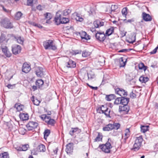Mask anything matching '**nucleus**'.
I'll use <instances>...</instances> for the list:
<instances>
[{"label":"nucleus","mask_w":158,"mask_h":158,"mask_svg":"<svg viewBox=\"0 0 158 158\" xmlns=\"http://www.w3.org/2000/svg\"><path fill=\"white\" fill-rule=\"evenodd\" d=\"M112 143L111 139L109 138L105 144L100 145L99 147L104 152L109 153L110 152V149L112 148L111 145Z\"/></svg>","instance_id":"obj_1"},{"label":"nucleus","mask_w":158,"mask_h":158,"mask_svg":"<svg viewBox=\"0 0 158 158\" xmlns=\"http://www.w3.org/2000/svg\"><path fill=\"white\" fill-rule=\"evenodd\" d=\"M143 141V138L142 135L135 137L132 149L135 151L138 150L142 146Z\"/></svg>","instance_id":"obj_2"},{"label":"nucleus","mask_w":158,"mask_h":158,"mask_svg":"<svg viewBox=\"0 0 158 158\" xmlns=\"http://www.w3.org/2000/svg\"><path fill=\"white\" fill-rule=\"evenodd\" d=\"M43 46L46 50L51 49L55 50L57 48V47L54 44L53 41L51 40H47L44 42Z\"/></svg>","instance_id":"obj_3"},{"label":"nucleus","mask_w":158,"mask_h":158,"mask_svg":"<svg viewBox=\"0 0 158 158\" xmlns=\"http://www.w3.org/2000/svg\"><path fill=\"white\" fill-rule=\"evenodd\" d=\"M41 118L45 121L48 125L54 126L56 123V121L52 119L49 116H47L46 114H43L40 116Z\"/></svg>","instance_id":"obj_4"},{"label":"nucleus","mask_w":158,"mask_h":158,"mask_svg":"<svg viewBox=\"0 0 158 158\" xmlns=\"http://www.w3.org/2000/svg\"><path fill=\"white\" fill-rule=\"evenodd\" d=\"M1 25L6 28H11L13 27L12 24L9 19L5 18L2 19L0 22Z\"/></svg>","instance_id":"obj_5"},{"label":"nucleus","mask_w":158,"mask_h":158,"mask_svg":"<svg viewBox=\"0 0 158 158\" xmlns=\"http://www.w3.org/2000/svg\"><path fill=\"white\" fill-rule=\"evenodd\" d=\"M38 125V123L36 122L30 121L26 125V127L28 131H32L37 128Z\"/></svg>","instance_id":"obj_6"},{"label":"nucleus","mask_w":158,"mask_h":158,"mask_svg":"<svg viewBox=\"0 0 158 158\" xmlns=\"http://www.w3.org/2000/svg\"><path fill=\"white\" fill-rule=\"evenodd\" d=\"M95 37L97 40L100 41H103L106 39V35L104 32H98L96 33Z\"/></svg>","instance_id":"obj_7"},{"label":"nucleus","mask_w":158,"mask_h":158,"mask_svg":"<svg viewBox=\"0 0 158 158\" xmlns=\"http://www.w3.org/2000/svg\"><path fill=\"white\" fill-rule=\"evenodd\" d=\"M115 93L120 96H126L127 95V92L125 90L122 88H117L115 89Z\"/></svg>","instance_id":"obj_8"},{"label":"nucleus","mask_w":158,"mask_h":158,"mask_svg":"<svg viewBox=\"0 0 158 158\" xmlns=\"http://www.w3.org/2000/svg\"><path fill=\"white\" fill-rule=\"evenodd\" d=\"M21 48L20 46L15 44L12 47V50L13 53L15 55L19 54L21 52Z\"/></svg>","instance_id":"obj_9"},{"label":"nucleus","mask_w":158,"mask_h":158,"mask_svg":"<svg viewBox=\"0 0 158 158\" xmlns=\"http://www.w3.org/2000/svg\"><path fill=\"white\" fill-rule=\"evenodd\" d=\"M54 21L55 24L57 25H60L61 23V15L59 12H58L56 13Z\"/></svg>","instance_id":"obj_10"},{"label":"nucleus","mask_w":158,"mask_h":158,"mask_svg":"<svg viewBox=\"0 0 158 158\" xmlns=\"http://www.w3.org/2000/svg\"><path fill=\"white\" fill-rule=\"evenodd\" d=\"M31 70L30 65L26 63H24L22 68V72L25 73H28Z\"/></svg>","instance_id":"obj_11"},{"label":"nucleus","mask_w":158,"mask_h":158,"mask_svg":"<svg viewBox=\"0 0 158 158\" xmlns=\"http://www.w3.org/2000/svg\"><path fill=\"white\" fill-rule=\"evenodd\" d=\"M36 74L39 77H44L43 69L40 67H38L36 68L35 71Z\"/></svg>","instance_id":"obj_12"},{"label":"nucleus","mask_w":158,"mask_h":158,"mask_svg":"<svg viewBox=\"0 0 158 158\" xmlns=\"http://www.w3.org/2000/svg\"><path fill=\"white\" fill-rule=\"evenodd\" d=\"M73 143H70L66 145L65 151L68 154H70L73 152Z\"/></svg>","instance_id":"obj_13"},{"label":"nucleus","mask_w":158,"mask_h":158,"mask_svg":"<svg viewBox=\"0 0 158 158\" xmlns=\"http://www.w3.org/2000/svg\"><path fill=\"white\" fill-rule=\"evenodd\" d=\"M142 16L143 19L146 22L150 21L152 20L151 16L145 12L142 13Z\"/></svg>","instance_id":"obj_14"},{"label":"nucleus","mask_w":158,"mask_h":158,"mask_svg":"<svg viewBox=\"0 0 158 158\" xmlns=\"http://www.w3.org/2000/svg\"><path fill=\"white\" fill-rule=\"evenodd\" d=\"M2 51L4 55L7 57H10L11 56V53L9 50L5 46L2 48Z\"/></svg>","instance_id":"obj_15"},{"label":"nucleus","mask_w":158,"mask_h":158,"mask_svg":"<svg viewBox=\"0 0 158 158\" xmlns=\"http://www.w3.org/2000/svg\"><path fill=\"white\" fill-rule=\"evenodd\" d=\"M79 33L82 39H84L88 40L90 39V36L88 35L85 32L81 31Z\"/></svg>","instance_id":"obj_16"},{"label":"nucleus","mask_w":158,"mask_h":158,"mask_svg":"<svg viewBox=\"0 0 158 158\" xmlns=\"http://www.w3.org/2000/svg\"><path fill=\"white\" fill-rule=\"evenodd\" d=\"M129 110V107L127 105H123V106H119V111L121 112L122 111H125L127 113Z\"/></svg>","instance_id":"obj_17"},{"label":"nucleus","mask_w":158,"mask_h":158,"mask_svg":"<svg viewBox=\"0 0 158 158\" xmlns=\"http://www.w3.org/2000/svg\"><path fill=\"white\" fill-rule=\"evenodd\" d=\"M66 66L68 68H73L76 66V63L75 61L71 60H69L66 63Z\"/></svg>","instance_id":"obj_18"},{"label":"nucleus","mask_w":158,"mask_h":158,"mask_svg":"<svg viewBox=\"0 0 158 158\" xmlns=\"http://www.w3.org/2000/svg\"><path fill=\"white\" fill-rule=\"evenodd\" d=\"M104 22L99 20H97L94 22V24L95 27L98 28L99 27L103 26L104 25Z\"/></svg>","instance_id":"obj_19"},{"label":"nucleus","mask_w":158,"mask_h":158,"mask_svg":"<svg viewBox=\"0 0 158 158\" xmlns=\"http://www.w3.org/2000/svg\"><path fill=\"white\" fill-rule=\"evenodd\" d=\"M19 117L23 121L27 120L29 118V116L27 114L20 113L19 115Z\"/></svg>","instance_id":"obj_20"},{"label":"nucleus","mask_w":158,"mask_h":158,"mask_svg":"<svg viewBox=\"0 0 158 158\" xmlns=\"http://www.w3.org/2000/svg\"><path fill=\"white\" fill-rule=\"evenodd\" d=\"M113 126L112 124H109L106 125L105 127L103 128V130L104 131H109L113 129Z\"/></svg>","instance_id":"obj_21"},{"label":"nucleus","mask_w":158,"mask_h":158,"mask_svg":"<svg viewBox=\"0 0 158 158\" xmlns=\"http://www.w3.org/2000/svg\"><path fill=\"white\" fill-rule=\"evenodd\" d=\"M14 107L16 108L17 111H20L23 110L24 106L23 105L20 104L19 103H16Z\"/></svg>","instance_id":"obj_22"},{"label":"nucleus","mask_w":158,"mask_h":158,"mask_svg":"<svg viewBox=\"0 0 158 158\" xmlns=\"http://www.w3.org/2000/svg\"><path fill=\"white\" fill-rule=\"evenodd\" d=\"M129 101V99L125 98V97H121V104L123 105H127Z\"/></svg>","instance_id":"obj_23"},{"label":"nucleus","mask_w":158,"mask_h":158,"mask_svg":"<svg viewBox=\"0 0 158 158\" xmlns=\"http://www.w3.org/2000/svg\"><path fill=\"white\" fill-rule=\"evenodd\" d=\"M125 137L124 139L125 140V142H126V140L130 136V132L129 128H127L125 131L124 132Z\"/></svg>","instance_id":"obj_24"},{"label":"nucleus","mask_w":158,"mask_h":158,"mask_svg":"<svg viewBox=\"0 0 158 158\" xmlns=\"http://www.w3.org/2000/svg\"><path fill=\"white\" fill-rule=\"evenodd\" d=\"M44 81L41 79H39L36 80L35 82L36 85L40 88L44 84Z\"/></svg>","instance_id":"obj_25"},{"label":"nucleus","mask_w":158,"mask_h":158,"mask_svg":"<svg viewBox=\"0 0 158 158\" xmlns=\"http://www.w3.org/2000/svg\"><path fill=\"white\" fill-rule=\"evenodd\" d=\"M114 31V27H111L106 31V34L107 36H109L113 33Z\"/></svg>","instance_id":"obj_26"},{"label":"nucleus","mask_w":158,"mask_h":158,"mask_svg":"<svg viewBox=\"0 0 158 158\" xmlns=\"http://www.w3.org/2000/svg\"><path fill=\"white\" fill-rule=\"evenodd\" d=\"M149 80V78L147 77L141 76L139 78V81L142 83H145Z\"/></svg>","instance_id":"obj_27"},{"label":"nucleus","mask_w":158,"mask_h":158,"mask_svg":"<svg viewBox=\"0 0 158 158\" xmlns=\"http://www.w3.org/2000/svg\"><path fill=\"white\" fill-rule=\"evenodd\" d=\"M38 150L40 152H44L46 150L45 146L43 144H40L38 147Z\"/></svg>","instance_id":"obj_28"},{"label":"nucleus","mask_w":158,"mask_h":158,"mask_svg":"<svg viewBox=\"0 0 158 158\" xmlns=\"http://www.w3.org/2000/svg\"><path fill=\"white\" fill-rule=\"evenodd\" d=\"M31 100L32 102L34 105L38 106L39 105L40 103V101L38 100V99H35V97L33 96L31 98Z\"/></svg>","instance_id":"obj_29"},{"label":"nucleus","mask_w":158,"mask_h":158,"mask_svg":"<svg viewBox=\"0 0 158 158\" xmlns=\"http://www.w3.org/2000/svg\"><path fill=\"white\" fill-rule=\"evenodd\" d=\"M88 78L89 79H92L94 78L95 77V75L93 72L90 71L87 73Z\"/></svg>","instance_id":"obj_30"},{"label":"nucleus","mask_w":158,"mask_h":158,"mask_svg":"<svg viewBox=\"0 0 158 158\" xmlns=\"http://www.w3.org/2000/svg\"><path fill=\"white\" fill-rule=\"evenodd\" d=\"M50 130L49 129L45 130L44 132V138L45 139H46L49 136L50 133Z\"/></svg>","instance_id":"obj_31"},{"label":"nucleus","mask_w":158,"mask_h":158,"mask_svg":"<svg viewBox=\"0 0 158 158\" xmlns=\"http://www.w3.org/2000/svg\"><path fill=\"white\" fill-rule=\"evenodd\" d=\"M76 17H75V19L77 21L82 22L83 20V19L80 16V15L77 13L75 14Z\"/></svg>","instance_id":"obj_32"},{"label":"nucleus","mask_w":158,"mask_h":158,"mask_svg":"<svg viewBox=\"0 0 158 158\" xmlns=\"http://www.w3.org/2000/svg\"><path fill=\"white\" fill-rule=\"evenodd\" d=\"M147 68V67L145 66L143 63H141L139 64V69H143L145 71L146 70Z\"/></svg>","instance_id":"obj_33"},{"label":"nucleus","mask_w":158,"mask_h":158,"mask_svg":"<svg viewBox=\"0 0 158 158\" xmlns=\"http://www.w3.org/2000/svg\"><path fill=\"white\" fill-rule=\"evenodd\" d=\"M69 21V19L68 18L62 17L61 16V21L60 22L61 24H66L68 23Z\"/></svg>","instance_id":"obj_34"},{"label":"nucleus","mask_w":158,"mask_h":158,"mask_svg":"<svg viewBox=\"0 0 158 158\" xmlns=\"http://www.w3.org/2000/svg\"><path fill=\"white\" fill-rule=\"evenodd\" d=\"M0 158H9V156L7 152H5L0 154Z\"/></svg>","instance_id":"obj_35"},{"label":"nucleus","mask_w":158,"mask_h":158,"mask_svg":"<svg viewBox=\"0 0 158 158\" xmlns=\"http://www.w3.org/2000/svg\"><path fill=\"white\" fill-rule=\"evenodd\" d=\"M149 126H142L141 127V131L143 133H145L148 130Z\"/></svg>","instance_id":"obj_36"},{"label":"nucleus","mask_w":158,"mask_h":158,"mask_svg":"<svg viewBox=\"0 0 158 158\" xmlns=\"http://www.w3.org/2000/svg\"><path fill=\"white\" fill-rule=\"evenodd\" d=\"M78 129V128L77 127L74 128H72L69 132V134L72 136L73 135L74 133L77 131Z\"/></svg>","instance_id":"obj_37"},{"label":"nucleus","mask_w":158,"mask_h":158,"mask_svg":"<svg viewBox=\"0 0 158 158\" xmlns=\"http://www.w3.org/2000/svg\"><path fill=\"white\" fill-rule=\"evenodd\" d=\"M23 15V14L20 11H18L16 13L15 18L17 20H19L20 19Z\"/></svg>","instance_id":"obj_38"},{"label":"nucleus","mask_w":158,"mask_h":158,"mask_svg":"<svg viewBox=\"0 0 158 158\" xmlns=\"http://www.w3.org/2000/svg\"><path fill=\"white\" fill-rule=\"evenodd\" d=\"M115 96L113 94L110 95L106 96V99L107 101H110L114 99Z\"/></svg>","instance_id":"obj_39"},{"label":"nucleus","mask_w":158,"mask_h":158,"mask_svg":"<svg viewBox=\"0 0 158 158\" xmlns=\"http://www.w3.org/2000/svg\"><path fill=\"white\" fill-rule=\"evenodd\" d=\"M71 11L70 9H67L64 10L62 12L63 15L64 16H67L71 13Z\"/></svg>","instance_id":"obj_40"},{"label":"nucleus","mask_w":158,"mask_h":158,"mask_svg":"<svg viewBox=\"0 0 158 158\" xmlns=\"http://www.w3.org/2000/svg\"><path fill=\"white\" fill-rule=\"evenodd\" d=\"M6 36L5 35L3 34H1V35L0 37V43H1L4 41H5L6 42H7V40L6 41Z\"/></svg>","instance_id":"obj_41"},{"label":"nucleus","mask_w":158,"mask_h":158,"mask_svg":"<svg viewBox=\"0 0 158 158\" xmlns=\"http://www.w3.org/2000/svg\"><path fill=\"white\" fill-rule=\"evenodd\" d=\"M102 136L100 133H98V135L94 139V141H99L102 140Z\"/></svg>","instance_id":"obj_42"},{"label":"nucleus","mask_w":158,"mask_h":158,"mask_svg":"<svg viewBox=\"0 0 158 158\" xmlns=\"http://www.w3.org/2000/svg\"><path fill=\"white\" fill-rule=\"evenodd\" d=\"M90 54V52L87 51H84L82 53V56L83 57H86L89 56Z\"/></svg>","instance_id":"obj_43"},{"label":"nucleus","mask_w":158,"mask_h":158,"mask_svg":"<svg viewBox=\"0 0 158 158\" xmlns=\"http://www.w3.org/2000/svg\"><path fill=\"white\" fill-rule=\"evenodd\" d=\"M110 110H109L108 108H106L105 112H104V113L105 115L107 117H110Z\"/></svg>","instance_id":"obj_44"},{"label":"nucleus","mask_w":158,"mask_h":158,"mask_svg":"<svg viewBox=\"0 0 158 158\" xmlns=\"http://www.w3.org/2000/svg\"><path fill=\"white\" fill-rule=\"evenodd\" d=\"M17 42L20 44H22L23 42V38L21 37H17L16 38Z\"/></svg>","instance_id":"obj_45"},{"label":"nucleus","mask_w":158,"mask_h":158,"mask_svg":"<svg viewBox=\"0 0 158 158\" xmlns=\"http://www.w3.org/2000/svg\"><path fill=\"white\" fill-rule=\"evenodd\" d=\"M121 97L117 98L114 102V103L115 104L118 105L120 104H121Z\"/></svg>","instance_id":"obj_46"},{"label":"nucleus","mask_w":158,"mask_h":158,"mask_svg":"<svg viewBox=\"0 0 158 158\" xmlns=\"http://www.w3.org/2000/svg\"><path fill=\"white\" fill-rule=\"evenodd\" d=\"M37 0H27V4L28 6H31L32 5L33 3L34 2H36Z\"/></svg>","instance_id":"obj_47"},{"label":"nucleus","mask_w":158,"mask_h":158,"mask_svg":"<svg viewBox=\"0 0 158 158\" xmlns=\"http://www.w3.org/2000/svg\"><path fill=\"white\" fill-rule=\"evenodd\" d=\"M29 147V145L28 144L23 145L21 147V150H22V151H26Z\"/></svg>","instance_id":"obj_48"},{"label":"nucleus","mask_w":158,"mask_h":158,"mask_svg":"<svg viewBox=\"0 0 158 158\" xmlns=\"http://www.w3.org/2000/svg\"><path fill=\"white\" fill-rule=\"evenodd\" d=\"M112 125L113 126V129H116V130L119 128L120 127V124L118 123H114L113 124H112Z\"/></svg>","instance_id":"obj_49"},{"label":"nucleus","mask_w":158,"mask_h":158,"mask_svg":"<svg viewBox=\"0 0 158 158\" xmlns=\"http://www.w3.org/2000/svg\"><path fill=\"white\" fill-rule=\"evenodd\" d=\"M121 61H120V67H123L125 66L126 63V61H123V58H121Z\"/></svg>","instance_id":"obj_50"},{"label":"nucleus","mask_w":158,"mask_h":158,"mask_svg":"<svg viewBox=\"0 0 158 158\" xmlns=\"http://www.w3.org/2000/svg\"><path fill=\"white\" fill-rule=\"evenodd\" d=\"M107 106H104L103 105H102L100 108L101 112H100V113H104V112H105L106 108H107Z\"/></svg>","instance_id":"obj_51"},{"label":"nucleus","mask_w":158,"mask_h":158,"mask_svg":"<svg viewBox=\"0 0 158 158\" xmlns=\"http://www.w3.org/2000/svg\"><path fill=\"white\" fill-rule=\"evenodd\" d=\"M1 7L2 8V10L4 12L7 13H10V10L7 9L3 5H1Z\"/></svg>","instance_id":"obj_52"},{"label":"nucleus","mask_w":158,"mask_h":158,"mask_svg":"<svg viewBox=\"0 0 158 158\" xmlns=\"http://www.w3.org/2000/svg\"><path fill=\"white\" fill-rule=\"evenodd\" d=\"M45 19H51L52 18V15L51 14L47 13L44 15Z\"/></svg>","instance_id":"obj_53"},{"label":"nucleus","mask_w":158,"mask_h":158,"mask_svg":"<svg viewBox=\"0 0 158 158\" xmlns=\"http://www.w3.org/2000/svg\"><path fill=\"white\" fill-rule=\"evenodd\" d=\"M81 51L80 50H75L73 51V54L76 55L78 54H81Z\"/></svg>","instance_id":"obj_54"},{"label":"nucleus","mask_w":158,"mask_h":158,"mask_svg":"<svg viewBox=\"0 0 158 158\" xmlns=\"http://www.w3.org/2000/svg\"><path fill=\"white\" fill-rule=\"evenodd\" d=\"M136 96V94L134 93V91H132L130 94V97L132 98H135Z\"/></svg>","instance_id":"obj_55"},{"label":"nucleus","mask_w":158,"mask_h":158,"mask_svg":"<svg viewBox=\"0 0 158 158\" xmlns=\"http://www.w3.org/2000/svg\"><path fill=\"white\" fill-rule=\"evenodd\" d=\"M118 8L117 5H112L111 7V10L112 11H114Z\"/></svg>","instance_id":"obj_56"},{"label":"nucleus","mask_w":158,"mask_h":158,"mask_svg":"<svg viewBox=\"0 0 158 158\" xmlns=\"http://www.w3.org/2000/svg\"><path fill=\"white\" fill-rule=\"evenodd\" d=\"M122 13L123 15H126L127 14V8H123L122 10Z\"/></svg>","instance_id":"obj_57"},{"label":"nucleus","mask_w":158,"mask_h":158,"mask_svg":"<svg viewBox=\"0 0 158 158\" xmlns=\"http://www.w3.org/2000/svg\"><path fill=\"white\" fill-rule=\"evenodd\" d=\"M31 24L34 26H35L39 28H42L43 27L40 25V24H36L34 22H31L30 23Z\"/></svg>","instance_id":"obj_58"},{"label":"nucleus","mask_w":158,"mask_h":158,"mask_svg":"<svg viewBox=\"0 0 158 158\" xmlns=\"http://www.w3.org/2000/svg\"><path fill=\"white\" fill-rule=\"evenodd\" d=\"M158 49V44L157 47H156L153 51L151 52L150 53L151 54H153L156 53L157 52V50Z\"/></svg>","instance_id":"obj_59"},{"label":"nucleus","mask_w":158,"mask_h":158,"mask_svg":"<svg viewBox=\"0 0 158 158\" xmlns=\"http://www.w3.org/2000/svg\"><path fill=\"white\" fill-rule=\"evenodd\" d=\"M87 85L91 89H92L94 90H97L98 89V88L97 87H93V86L89 85L88 84H87Z\"/></svg>","instance_id":"obj_60"},{"label":"nucleus","mask_w":158,"mask_h":158,"mask_svg":"<svg viewBox=\"0 0 158 158\" xmlns=\"http://www.w3.org/2000/svg\"><path fill=\"white\" fill-rule=\"evenodd\" d=\"M120 33L121 34L122 36L123 37L126 35V34L127 33V32L123 31H121L120 32Z\"/></svg>","instance_id":"obj_61"},{"label":"nucleus","mask_w":158,"mask_h":158,"mask_svg":"<svg viewBox=\"0 0 158 158\" xmlns=\"http://www.w3.org/2000/svg\"><path fill=\"white\" fill-rule=\"evenodd\" d=\"M37 9L39 10H42V7L40 5H38L37 6Z\"/></svg>","instance_id":"obj_62"},{"label":"nucleus","mask_w":158,"mask_h":158,"mask_svg":"<svg viewBox=\"0 0 158 158\" xmlns=\"http://www.w3.org/2000/svg\"><path fill=\"white\" fill-rule=\"evenodd\" d=\"M127 49H122L119 50V52H127Z\"/></svg>","instance_id":"obj_63"},{"label":"nucleus","mask_w":158,"mask_h":158,"mask_svg":"<svg viewBox=\"0 0 158 158\" xmlns=\"http://www.w3.org/2000/svg\"><path fill=\"white\" fill-rule=\"evenodd\" d=\"M37 86L36 85V86L33 85L32 86V89H33V90L34 91L35 90H36V89H37Z\"/></svg>","instance_id":"obj_64"}]
</instances>
